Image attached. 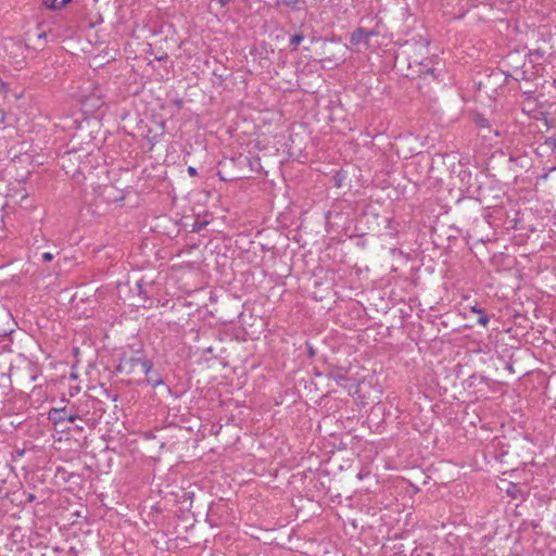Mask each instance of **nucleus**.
I'll return each instance as SVG.
<instances>
[{"instance_id": "nucleus-1", "label": "nucleus", "mask_w": 556, "mask_h": 556, "mask_svg": "<svg viewBox=\"0 0 556 556\" xmlns=\"http://www.w3.org/2000/svg\"><path fill=\"white\" fill-rule=\"evenodd\" d=\"M140 367L141 372L144 375H149L151 369L153 368L152 361L146 357L131 356V357H123L117 366V370L119 372H124L127 375L134 374Z\"/></svg>"}, {"instance_id": "nucleus-2", "label": "nucleus", "mask_w": 556, "mask_h": 556, "mask_svg": "<svg viewBox=\"0 0 556 556\" xmlns=\"http://www.w3.org/2000/svg\"><path fill=\"white\" fill-rule=\"evenodd\" d=\"M350 43L353 47L354 51H358L357 48L362 45L366 49H368L370 47V43H369V40L367 38L364 27H358L354 31L351 33Z\"/></svg>"}, {"instance_id": "nucleus-3", "label": "nucleus", "mask_w": 556, "mask_h": 556, "mask_svg": "<svg viewBox=\"0 0 556 556\" xmlns=\"http://www.w3.org/2000/svg\"><path fill=\"white\" fill-rule=\"evenodd\" d=\"M66 414H67L66 407H62V408L53 407L49 410L48 418L54 425H58V424H61L66 420Z\"/></svg>"}, {"instance_id": "nucleus-4", "label": "nucleus", "mask_w": 556, "mask_h": 556, "mask_svg": "<svg viewBox=\"0 0 556 556\" xmlns=\"http://www.w3.org/2000/svg\"><path fill=\"white\" fill-rule=\"evenodd\" d=\"M469 309H470V312H472V313L477 314V316H479L478 320H477L478 325H480L482 327H486L488 326V324L490 321V318L486 315L484 309H482L478 305L469 306Z\"/></svg>"}, {"instance_id": "nucleus-5", "label": "nucleus", "mask_w": 556, "mask_h": 556, "mask_svg": "<svg viewBox=\"0 0 556 556\" xmlns=\"http://www.w3.org/2000/svg\"><path fill=\"white\" fill-rule=\"evenodd\" d=\"M146 376H147V379H146L147 383L150 384L152 388H156L159 386L164 384L162 377L157 372H154L152 369H151V372Z\"/></svg>"}, {"instance_id": "nucleus-6", "label": "nucleus", "mask_w": 556, "mask_h": 556, "mask_svg": "<svg viewBox=\"0 0 556 556\" xmlns=\"http://www.w3.org/2000/svg\"><path fill=\"white\" fill-rule=\"evenodd\" d=\"M72 0H43L45 5L51 10H60Z\"/></svg>"}, {"instance_id": "nucleus-7", "label": "nucleus", "mask_w": 556, "mask_h": 556, "mask_svg": "<svg viewBox=\"0 0 556 556\" xmlns=\"http://www.w3.org/2000/svg\"><path fill=\"white\" fill-rule=\"evenodd\" d=\"M304 39L303 35L302 34H296L294 36L291 37L290 39V46L295 49L301 42L302 40Z\"/></svg>"}, {"instance_id": "nucleus-8", "label": "nucleus", "mask_w": 556, "mask_h": 556, "mask_svg": "<svg viewBox=\"0 0 556 556\" xmlns=\"http://www.w3.org/2000/svg\"><path fill=\"white\" fill-rule=\"evenodd\" d=\"M545 144H546L547 147H549L553 151H556V138H553V137L547 138V139L545 140Z\"/></svg>"}, {"instance_id": "nucleus-9", "label": "nucleus", "mask_w": 556, "mask_h": 556, "mask_svg": "<svg viewBox=\"0 0 556 556\" xmlns=\"http://www.w3.org/2000/svg\"><path fill=\"white\" fill-rule=\"evenodd\" d=\"M58 554H59V549L58 548H52V549H50L48 552L40 553V554H38L36 556H59Z\"/></svg>"}, {"instance_id": "nucleus-10", "label": "nucleus", "mask_w": 556, "mask_h": 556, "mask_svg": "<svg viewBox=\"0 0 556 556\" xmlns=\"http://www.w3.org/2000/svg\"><path fill=\"white\" fill-rule=\"evenodd\" d=\"M53 257H54L53 254L50 252H45L41 255L42 261L46 263L51 262L53 260Z\"/></svg>"}, {"instance_id": "nucleus-11", "label": "nucleus", "mask_w": 556, "mask_h": 556, "mask_svg": "<svg viewBox=\"0 0 556 556\" xmlns=\"http://www.w3.org/2000/svg\"><path fill=\"white\" fill-rule=\"evenodd\" d=\"M365 33H366L367 38H368V40H369V41H370V38H371V37H374V36H378V34H379V33H378L377 30H375V29H366V28H365Z\"/></svg>"}, {"instance_id": "nucleus-12", "label": "nucleus", "mask_w": 556, "mask_h": 556, "mask_svg": "<svg viewBox=\"0 0 556 556\" xmlns=\"http://www.w3.org/2000/svg\"><path fill=\"white\" fill-rule=\"evenodd\" d=\"M188 174L191 176V177H195L198 175V170L195 167L193 166H189L188 169H187Z\"/></svg>"}, {"instance_id": "nucleus-13", "label": "nucleus", "mask_w": 556, "mask_h": 556, "mask_svg": "<svg viewBox=\"0 0 556 556\" xmlns=\"http://www.w3.org/2000/svg\"><path fill=\"white\" fill-rule=\"evenodd\" d=\"M77 418H78V416H77V415H75V414H70V413L67 412V414H66V420H67V421H70V422H74Z\"/></svg>"}, {"instance_id": "nucleus-14", "label": "nucleus", "mask_w": 556, "mask_h": 556, "mask_svg": "<svg viewBox=\"0 0 556 556\" xmlns=\"http://www.w3.org/2000/svg\"><path fill=\"white\" fill-rule=\"evenodd\" d=\"M298 3V0H286L287 5H295Z\"/></svg>"}, {"instance_id": "nucleus-15", "label": "nucleus", "mask_w": 556, "mask_h": 556, "mask_svg": "<svg viewBox=\"0 0 556 556\" xmlns=\"http://www.w3.org/2000/svg\"><path fill=\"white\" fill-rule=\"evenodd\" d=\"M3 118H4L3 112L0 110V119L3 121Z\"/></svg>"}]
</instances>
